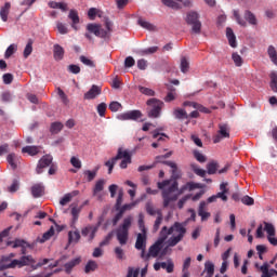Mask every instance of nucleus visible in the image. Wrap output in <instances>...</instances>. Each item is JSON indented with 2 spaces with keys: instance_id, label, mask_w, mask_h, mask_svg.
Masks as SVG:
<instances>
[{
  "instance_id": "4be33fe9",
  "label": "nucleus",
  "mask_w": 277,
  "mask_h": 277,
  "mask_svg": "<svg viewBox=\"0 0 277 277\" xmlns=\"http://www.w3.org/2000/svg\"><path fill=\"white\" fill-rule=\"evenodd\" d=\"M12 4L10 2H5L4 5L0 9V18L3 23H8V16L10 15V10Z\"/></svg>"
},
{
  "instance_id": "774afa93",
  "label": "nucleus",
  "mask_w": 277,
  "mask_h": 277,
  "mask_svg": "<svg viewBox=\"0 0 277 277\" xmlns=\"http://www.w3.org/2000/svg\"><path fill=\"white\" fill-rule=\"evenodd\" d=\"M113 237H114V232L108 233L105 239L102 242H100V247L103 248L104 246H107L111 241Z\"/></svg>"
},
{
  "instance_id": "e433bc0d",
  "label": "nucleus",
  "mask_w": 277,
  "mask_h": 277,
  "mask_svg": "<svg viewBox=\"0 0 277 277\" xmlns=\"http://www.w3.org/2000/svg\"><path fill=\"white\" fill-rule=\"evenodd\" d=\"M163 5L167 8H171V10H182L183 5L179 2H174V0H161Z\"/></svg>"
},
{
  "instance_id": "864d4df0",
  "label": "nucleus",
  "mask_w": 277,
  "mask_h": 277,
  "mask_svg": "<svg viewBox=\"0 0 277 277\" xmlns=\"http://www.w3.org/2000/svg\"><path fill=\"white\" fill-rule=\"evenodd\" d=\"M233 62L235 63V66H242L243 58H241V55H239L237 52L232 54Z\"/></svg>"
},
{
  "instance_id": "dca6fc26",
  "label": "nucleus",
  "mask_w": 277,
  "mask_h": 277,
  "mask_svg": "<svg viewBox=\"0 0 277 277\" xmlns=\"http://www.w3.org/2000/svg\"><path fill=\"white\" fill-rule=\"evenodd\" d=\"M260 272H262L261 277H274L277 274V271L275 268L269 269V263L267 262L260 266Z\"/></svg>"
},
{
  "instance_id": "ddd939ff",
  "label": "nucleus",
  "mask_w": 277,
  "mask_h": 277,
  "mask_svg": "<svg viewBox=\"0 0 277 277\" xmlns=\"http://www.w3.org/2000/svg\"><path fill=\"white\" fill-rule=\"evenodd\" d=\"M102 92L103 90L101 89V87L93 84L91 89L87 93H84V100L93 101V98H96V96H101Z\"/></svg>"
},
{
  "instance_id": "2f4dec72",
  "label": "nucleus",
  "mask_w": 277,
  "mask_h": 277,
  "mask_svg": "<svg viewBox=\"0 0 277 277\" xmlns=\"http://www.w3.org/2000/svg\"><path fill=\"white\" fill-rule=\"evenodd\" d=\"M63 129H64V123L56 121L51 123L50 132L53 135H57V133H60V131H62Z\"/></svg>"
},
{
  "instance_id": "79ce46f5",
  "label": "nucleus",
  "mask_w": 277,
  "mask_h": 277,
  "mask_svg": "<svg viewBox=\"0 0 277 277\" xmlns=\"http://www.w3.org/2000/svg\"><path fill=\"white\" fill-rule=\"evenodd\" d=\"M103 189H105V180H98L94 186L93 196H97Z\"/></svg>"
},
{
  "instance_id": "393cba45",
  "label": "nucleus",
  "mask_w": 277,
  "mask_h": 277,
  "mask_svg": "<svg viewBox=\"0 0 277 277\" xmlns=\"http://www.w3.org/2000/svg\"><path fill=\"white\" fill-rule=\"evenodd\" d=\"M53 235H55V228L54 227H52L48 232H45L42 235V237H37L36 243H44L45 241H49V239H51V237H53Z\"/></svg>"
},
{
  "instance_id": "5fc2aeb1",
  "label": "nucleus",
  "mask_w": 277,
  "mask_h": 277,
  "mask_svg": "<svg viewBox=\"0 0 277 277\" xmlns=\"http://www.w3.org/2000/svg\"><path fill=\"white\" fill-rule=\"evenodd\" d=\"M138 91L141 92V94H145V96H155V91L146 87L140 85Z\"/></svg>"
},
{
  "instance_id": "f257e3e1",
  "label": "nucleus",
  "mask_w": 277,
  "mask_h": 277,
  "mask_svg": "<svg viewBox=\"0 0 277 277\" xmlns=\"http://www.w3.org/2000/svg\"><path fill=\"white\" fill-rule=\"evenodd\" d=\"M172 233H177V236H172L168 239V235H172ZM186 233L187 228H185V223L175 222L170 228H168V226H163L160 232V238L148 249L149 256H153V259H157V256H159L161 247L166 239H168V247L174 248V246H177L183 241Z\"/></svg>"
},
{
  "instance_id": "f8f14e48",
  "label": "nucleus",
  "mask_w": 277,
  "mask_h": 277,
  "mask_svg": "<svg viewBox=\"0 0 277 277\" xmlns=\"http://www.w3.org/2000/svg\"><path fill=\"white\" fill-rule=\"evenodd\" d=\"M118 120H133V121H136V120H140V118H142V111L140 110H130V111H127V113H122V114H119L117 116Z\"/></svg>"
},
{
  "instance_id": "6e6552de",
  "label": "nucleus",
  "mask_w": 277,
  "mask_h": 277,
  "mask_svg": "<svg viewBox=\"0 0 277 277\" xmlns=\"http://www.w3.org/2000/svg\"><path fill=\"white\" fill-rule=\"evenodd\" d=\"M103 224V216L100 217L96 226L88 225L81 229L82 237H88L89 243L94 241V237H96V233H98V227Z\"/></svg>"
},
{
  "instance_id": "338daca9",
  "label": "nucleus",
  "mask_w": 277,
  "mask_h": 277,
  "mask_svg": "<svg viewBox=\"0 0 277 277\" xmlns=\"http://www.w3.org/2000/svg\"><path fill=\"white\" fill-rule=\"evenodd\" d=\"M108 107L110 111H119L122 108V104L120 102H111Z\"/></svg>"
},
{
  "instance_id": "4d7b16f0",
  "label": "nucleus",
  "mask_w": 277,
  "mask_h": 277,
  "mask_svg": "<svg viewBox=\"0 0 277 277\" xmlns=\"http://www.w3.org/2000/svg\"><path fill=\"white\" fill-rule=\"evenodd\" d=\"M242 205H246L247 207H252L254 205V198L246 195L241 198Z\"/></svg>"
},
{
  "instance_id": "f3484780",
  "label": "nucleus",
  "mask_w": 277,
  "mask_h": 277,
  "mask_svg": "<svg viewBox=\"0 0 277 277\" xmlns=\"http://www.w3.org/2000/svg\"><path fill=\"white\" fill-rule=\"evenodd\" d=\"M207 209V201H201L198 208V215L201 217V222H207L211 217V213L205 211Z\"/></svg>"
},
{
  "instance_id": "423d86ee",
  "label": "nucleus",
  "mask_w": 277,
  "mask_h": 277,
  "mask_svg": "<svg viewBox=\"0 0 277 277\" xmlns=\"http://www.w3.org/2000/svg\"><path fill=\"white\" fill-rule=\"evenodd\" d=\"M185 23L192 27L193 34H200L202 31V23L198 12L189 11L186 13Z\"/></svg>"
},
{
  "instance_id": "20e7f679",
  "label": "nucleus",
  "mask_w": 277,
  "mask_h": 277,
  "mask_svg": "<svg viewBox=\"0 0 277 277\" xmlns=\"http://www.w3.org/2000/svg\"><path fill=\"white\" fill-rule=\"evenodd\" d=\"M132 220L131 216L126 217L122 224L115 230V235L120 246H127L129 242V229L131 228Z\"/></svg>"
},
{
  "instance_id": "c756f323",
  "label": "nucleus",
  "mask_w": 277,
  "mask_h": 277,
  "mask_svg": "<svg viewBox=\"0 0 277 277\" xmlns=\"http://www.w3.org/2000/svg\"><path fill=\"white\" fill-rule=\"evenodd\" d=\"M161 268L166 269L167 274L174 272V262L172 259H168L167 262H161Z\"/></svg>"
},
{
  "instance_id": "2eb2a0df",
  "label": "nucleus",
  "mask_w": 277,
  "mask_h": 277,
  "mask_svg": "<svg viewBox=\"0 0 277 277\" xmlns=\"http://www.w3.org/2000/svg\"><path fill=\"white\" fill-rule=\"evenodd\" d=\"M214 274H215V264H213V262L211 261H207L205 263V269L202 271L200 276L213 277Z\"/></svg>"
},
{
  "instance_id": "4468645a",
  "label": "nucleus",
  "mask_w": 277,
  "mask_h": 277,
  "mask_svg": "<svg viewBox=\"0 0 277 277\" xmlns=\"http://www.w3.org/2000/svg\"><path fill=\"white\" fill-rule=\"evenodd\" d=\"M32 198H42L44 196V184L36 183L30 187Z\"/></svg>"
},
{
  "instance_id": "9b49d317",
  "label": "nucleus",
  "mask_w": 277,
  "mask_h": 277,
  "mask_svg": "<svg viewBox=\"0 0 277 277\" xmlns=\"http://www.w3.org/2000/svg\"><path fill=\"white\" fill-rule=\"evenodd\" d=\"M87 31H89V34H94L97 38L108 37L107 30L103 29L98 24H88Z\"/></svg>"
},
{
  "instance_id": "39448f33",
  "label": "nucleus",
  "mask_w": 277,
  "mask_h": 277,
  "mask_svg": "<svg viewBox=\"0 0 277 277\" xmlns=\"http://www.w3.org/2000/svg\"><path fill=\"white\" fill-rule=\"evenodd\" d=\"M45 168H49V174H55L57 172V164L53 163V156L45 155L39 160L36 169L37 174H42Z\"/></svg>"
},
{
  "instance_id": "8fccbe9b",
  "label": "nucleus",
  "mask_w": 277,
  "mask_h": 277,
  "mask_svg": "<svg viewBox=\"0 0 277 277\" xmlns=\"http://www.w3.org/2000/svg\"><path fill=\"white\" fill-rule=\"evenodd\" d=\"M180 68H181V72H188L189 70V61H187V57H182L181 58V65H180Z\"/></svg>"
},
{
  "instance_id": "4c0bfd02",
  "label": "nucleus",
  "mask_w": 277,
  "mask_h": 277,
  "mask_svg": "<svg viewBox=\"0 0 277 277\" xmlns=\"http://www.w3.org/2000/svg\"><path fill=\"white\" fill-rule=\"evenodd\" d=\"M27 240L16 238L14 241H8L6 246H12V248H25Z\"/></svg>"
},
{
  "instance_id": "72a5a7b5",
  "label": "nucleus",
  "mask_w": 277,
  "mask_h": 277,
  "mask_svg": "<svg viewBox=\"0 0 277 277\" xmlns=\"http://www.w3.org/2000/svg\"><path fill=\"white\" fill-rule=\"evenodd\" d=\"M137 24L143 27V29H147L148 31H155V25L140 17L137 19Z\"/></svg>"
},
{
  "instance_id": "aec40b11",
  "label": "nucleus",
  "mask_w": 277,
  "mask_h": 277,
  "mask_svg": "<svg viewBox=\"0 0 277 277\" xmlns=\"http://www.w3.org/2000/svg\"><path fill=\"white\" fill-rule=\"evenodd\" d=\"M146 248V229H143V234H137L135 249L142 250Z\"/></svg>"
},
{
  "instance_id": "473e14b6",
  "label": "nucleus",
  "mask_w": 277,
  "mask_h": 277,
  "mask_svg": "<svg viewBox=\"0 0 277 277\" xmlns=\"http://www.w3.org/2000/svg\"><path fill=\"white\" fill-rule=\"evenodd\" d=\"M245 19L249 22V25H258L256 15L250 10L245 11Z\"/></svg>"
},
{
  "instance_id": "f03ea898",
  "label": "nucleus",
  "mask_w": 277,
  "mask_h": 277,
  "mask_svg": "<svg viewBox=\"0 0 277 277\" xmlns=\"http://www.w3.org/2000/svg\"><path fill=\"white\" fill-rule=\"evenodd\" d=\"M157 186L158 189L162 190L163 208L168 209V207H170V202H175V200H179V196H181L183 192H187V189L189 192L194 189H205L207 184L188 182L182 187V189L179 190V182L164 180L162 182H158Z\"/></svg>"
},
{
  "instance_id": "f704fd0d",
  "label": "nucleus",
  "mask_w": 277,
  "mask_h": 277,
  "mask_svg": "<svg viewBox=\"0 0 277 277\" xmlns=\"http://www.w3.org/2000/svg\"><path fill=\"white\" fill-rule=\"evenodd\" d=\"M264 230L267 233V237H276V227H274V224L264 222Z\"/></svg>"
},
{
  "instance_id": "09e8293b",
  "label": "nucleus",
  "mask_w": 277,
  "mask_h": 277,
  "mask_svg": "<svg viewBox=\"0 0 277 277\" xmlns=\"http://www.w3.org/2000/svg\"><path fill=\"white\" fill-rule=\"evenodd\" d=\"M18 50V45L12 43L5 51L4 53V57L5 60H10V57H12V54Z\"/></svg>"
},
{
  "instance_id": "58836bf2",
  "label": "nucleus",
  "mask_w": 277,
  "mask_h": 277,
  "mask_svg": "<svg viewBox=\"0 0 277 277\" xmlns=\"http://www.w3.org/2000/svg\"><path fill=\"white\" fill-rule=\"evenodd\" d=\"M80 213H81V208H79L77 206H74L71 208V215H72L71 226H75L77 224Z\"/></svg>"
},
{
  "instance_id": "a18cd8bd",
  "label": "nucleus",
  "mask_w": 277,
  "mask_h": 277,
  "mask_svg": "<svg viewBox=\"0 0 277 277\" xmlns=\"http://www.w3.org/2000/svg\"><path fill=\"white\" fill-rule=\"evenodd\" d=\"M34 53V41L29 40L24 49V57L27 60Z\"/></svg>"
},
{
  "instance_id": "bb28decb",
  "label": "nucleus",
  "mask_w": 277,
  "mask_h": 277,
  "mask_svg": "<svg viewBox=\"0 0 277 277\" xmlns=\"http://www.w3.org/2000/svg\"><path fill=\"white\" fill-rule=\"evenodd\" d=\"M81 263V258H75L74 260L65 263V272L66 274H70L72 272V268L77 267Z\"/></svg>"
},
{
  "instance_id": "052dcab7",
  "label": "nucleus",
  "mask_w": 277,
  "mask_h": 277,
  "mask_svg": "<svg viewBox=\"0 0 277 277\" xmlns=\"http://www.w3.org/2000/svg\"><path fill=\"white\" fill-rule=\"evenodd\" d=\"M56 27H57L58 34H62V35L68 34V27H66V24L58 22L56 24Z\"/></svg>"
},
{
  "instance_id": "6ab92c4d",
  "label": "nucleus",
  "mask_w": 277,
  "mask_h": 277,
  "mask_svg": "<svg viewBox=\"0 0 277 277\" xmlns=\"http://www.w3.org/2000/svg\"><path fill=\"white\" fill-rule=\"evenodd\" d=\"M40 146L36 145H28L22 148V154L23 155H29L30 157H36L40 153Z\"/></svg>"
},
{
  "instance_id": "ea45409f",
  "label": "nucleus",
  "mask_w": 277,
  "mask_h": 277,
  "mask_svg": "<svg viewBox=\"0 0 277 277\" xmlns=\"http://www.w3.org/2000/svg\"><path fill=\"white\" fill-rule=\"evenodd\" d=\"M163 222V213L161 210H157V219L154 223V230L157 233L159 230V226H161V223Z\"/></svg>"
},
{
  "instance_id": "13d9d810",
  "label": "nucleus",
  "mask_w": 277,
  "mask_h": 277,
  "mask_svg": "<svg viewBox=\"0 0 277 277\" xmlns=\"http://www.w3.org/2000/svg\"><path fill=\"white\" fill-rule=\"evenodd\" d=\"M70 163L76 170H81V160L75 156L70 158Z\"/></svg>"
},
{
  "instance_id": "5701e85b",
  "label": "nucleus",
  "mask_w": 277,
  "mask_h": 277,
  "mask_svg": "<svg viewBox=\"0 0 277 277\" xmlns=\"http://www.w3.org/2000/svg\"><path fill=\"white\" fill-rule=\"evenodd\" d=\"M64 48L60 44L53 47V57L56 62L64 60Z\"/></svg>"
},
{
  "instance_id": "0e129e2a",
  "label": "nucleus",
  "mask_w": 277,
  "mask_h": 277,
  "mask_svg": "<svg viewBox=\"0 0 277 277\" xmlns=\"http://www.w3.org/2000/svg\"><path fill=\"white\" fill-rule=\"evenodd\" d=\"M145 209H146V213H148V215H151V216L157 215V210H155V207L150 202L146 203Z\"/></svg>"
},
{
  "instance_id": "a19ab883",
  "label": "nucleus",
  "mask_w": 277,
  "mask_h": 277,
  "mask_svg": "<svg viewBox=\"0 0 277 277\" xmlns=\"http://www.w3.org/2000/svg\"><path fill=\"white\" fill-rule=\"evenodd\" d=\"M234 18L236 23L240 25V27H248V22H246V19L241 17V15L239 14V11L234 10Z\"/></svg>"
},
{
  "instance_id": "0eeeda50",
  "label": "nucleus",
  "mask_w": 277,
  "mask_h": 277,
  "mask_svg": "<svg viewBox=\"0 0 277 277\" xmlns=\"http://www.w3.org/2000/svg\"><path fill=\"white\" fill-rule=\"evenodd\" d=\"M147 105L151 107L148 110V118H159L161 116V109H163V102L157 98H150L147 101Z\"/></svg>"
},
{
  "instance_id": "603ef678",
  "label": "nucleus",
  "mask_w": 277,
  "mask_h": 277,
  "mask_svg": "<svg viewBox=\"0 0 277 277\" xmlns=\"http://www.w3.org/2000/svg\"><path fill=\"white\" fill-rule=\"evenodd\" d=\"M80 62L84 64V66H89V68H96V64H94V61L81 55Z\"/></svg>"
},
{
  "instance_id": "6e6d98bb",
  "label": "nucleus",
  "mask_w": 277,
  "mask_h": 277,
  "mask_svg": "<svg viewBox=\"0 0 277 277\" xmlns=\"http://www.w3.org/2000/svg\"><path fill=\"white\" fill-rule=\"evenodd\" d=\"M105 111H107V104L103 102L97 105V114L101 118H105Z\"/></svg>"
},
{
  "instance_id": "680f3d73",
  "label": "nucleus",
  "mask_w": 277,
  "mask_h": 277,
  "mask_svg": "<svg viewBox=\"0 0 277 277\" xmlns=\"http://www.w3.org/2000/svg\"><path fill=\"white\" fill-rule=\"evenodd\" d=\"M164 163L171 168V174H179V167L176 166V162L166 161Z\"/></svg>"
},
{
  "instance_id": "49530a36",
  "label": "nucleus",
  "mask_w": 277,
  "mask_h": 277,
  "mask_svg": "<svg viewBox=\"0 0 277 277\" xmlns=\"http://www.w3.org/2000/svg\"><path fill=\"white\" fill-rule=\"evenodd\" d=\"M122 198H124V190L122 188H120L118 190V197H117L116 205H115L116 211H118V209H120V207H122Z\"/></svg>"
},
{
  "instance_id": "9d476101",
  "label": "nucleus",
  "mask_w": 277,
  "mask_h": 277,
  "mask_svg": "<svg viewBox=\"0 0 277 277\" xmlns=\"http://www.w3.org/2000/svg\"><path fill=\"white\" fill-rule=\"evenodd\" d=\"M36 260L31 255H23L19 260L11 261L9 267H25L27 265H35Z\"/></svg>"
},
{
  "instance_id": "3c124183",
  "label": "nucleus",
  "mask_w": 277,
  "mask_h": 277,
  "mask_svg": "<svg viewBox=\"0 0 277 277\" xmlns=\"http://www.w3.org/2000/svg\"><path fill=\"white\" fill-rule=\"evenodd\" d=\"M193 155H194L195 159L197 161H199V163L207 162V156H205L202 153H200V150H194Z\"/></svg>"
},
{
  "instance_id": "412c9836",
  "label": "nucleus",
  "mask_w": 277,
  "mask_h": 277,
  "mask_svg": "<svg viewBox=\"0 0 277 277\" xmlns=\"http://www.w3.org/2000/svg\"><path fill=\"white\" fill-rule=\"evenodd\" d=\"M226 38L228 40L229 47H232L233 49H237V37L235 36L233 28H226Z\"/></svg>"
},
{
  "instance_id": "a211bd4d",
  "label": "nucleus",
  "mask_w": 277,
  "mask_h": 277,
  "mask_svg": "<svg viewBox=\"0 0 277 277\" xmlns=\"http://www.w3.org/2000/svg\"><path fill=\"white\" fill-rule=\"evenodd\" d=\"M6 161L9 166H11L12 170H16L18 168V163H21V157L12 153L6 156Z\"/></svg>"
},
{
  "instance_id": "7ed1b4c3",
  "label": "nucleus",
  "mask_w": 277,
  "mask_h": 277,
  "mask_svg": "<svg viewBox=\"0 0 277 277\" xmlns=\"http://www.w3.org/2000/svg\"><path fill=\"white\" fill-rule=\"evenodd\" d=\"M120 159L121 162L119 167L121 168V170H127L128 166L131 163V153H129V150L127 149H123L122 147H119L117 155L105 162V167L108 168V174H111V172H114V166H116V163L120 161Z\"/></svg>"
},
{
  "instance_id": "cd10ccee",
  "label": "nucleus",
  "mask_w": 277,
  "mask_h": 277,
  "mask_svg": "<svg viewBox=\"0 0 277 277\" xmlns=\"http://www.w3.org/2000/svg\"><path fill=\"white\" fill-rule=\"evenodd\" d=\"M68 18L71 21L72 29H77V25H79V12H77V10H70Z\"/></svg>"
},
{
  "instance_id": "c9c22d12",
  "label": "nucleus",
  "mask_w": 277,
  "mask_h": 277,
  "mask_svg": "<svg viewBox=\"0 0 277 277\" xmlns=\"http://www.w3.org/2000/svg\"><path fill=\"white\" fill-rule=\"evenodd\" d=\"M268 57L277 66V51L274 45H269L267 49Z\"/></svg>"
},
{
  "instance_id": "7c9ffc66",
  "label": "nucleus",
  "mask_w": 277,
  "mask_h": 277,
  "mask_svg": "<svg viewBox=\"0 0 277 277\" xmlns=\"http://www.w3.org/2000/svg\"><path fill=\"white\" fill-rule=\"evenodd\" d=\"M98 269V264L94 260H90L84 266V274H90V272H96Z\"/></svg>"
},
{
  "instance_id": "b1692460",
  "label": "nucleus",
  "mask_w": 277,
  "mask_h": 277,
  "mask_svg": "<svg viewBox=\"0 0 277 277\" xmlns=\"http://www.w3.org/2000/svg\"><path fill=\"white\" fill-rule=\"evenodd\" d=\"M81 240V234L79 233L78 229L76 230H70L68 232V246H70V243H79V241Z\"/></svg>"
},
{
  "instance_id": "bf43d9fd",
  "label": "nucleus",
  "mask_w": 277,
  "mask_h": 277,
  "mask_svg": "<svg viewBox=\"0 0 277 277\" xmlns=\"http://www.w3.org/2000/svg\"><path fill=\"white\" fill-rule=\"evenodd\" d=\"M2 81L5 85H10L14 81V76L12 74H4L2 76Z\"/></svg>"
},
{
  "instance_id": "69168bd1",
  "label": "nucleus",
  "mask_w": 277,
  "mask_h": 277,
  "mask_svg": "<svg viewBox=\"0 0 277 277\" xmlns=\"http://www.w3.org/2000/svg\"><path fill=\"white\" fill-rule=\"evenodd\" d=\"M190 168L195 174H207V171L203 169H200V167L196 163L190 164Z\"/></svg>"
},
{
  "instance_id": "1a4fd4ad",
  "label": "nucleus",
  "mask_w": 277,
  "mask_h": 277,
  "mask_svg": "<svg viewBox=\"0 0 277 277\" xmlns=\"http://www.w3.org/2000/svg\"><path fill=\"white\" fill-rule=\"evenodd\" d=\"M226 137H230V130L228 129V124L220 123L217 134L213 137V143L220 144V142Z\"/></svg>"
},
{
  "instance_id": "c85d7f7f",
  "label": "nucleus",
  "mask_w": 277,
  "mask_h": 277,
  "mask_svg": "<svg viewBox=\"0 0 277 277\" xmlns=\"http://www.w3.org/2000/svg\"><path fill=\"white\" fill-rule=\"evenodd\" d=\"M208 174H216L220 170V163L217 160H212L207 164Z\"/></svg>"
},
{
  "instance_id": "a878e982",
  "label": "nucleus",
  "mask_w": 277,
  "mask_h": 277,
  "mask_svg": "<svg viewBox=\"0 0 277 277\" xmlns=\"http://www.w3.org/2000/svg\"><path fill=\"white\" fill-rule=\"evenodd\" d=\"M173 116L176 118V120H188L189 115L187 114L186 109L183 108H175L173 110Z\"/></svg>"
},
{
  "instance_id": "e2e57ef3",
  "label": "nucleus",
  "mask_w": 277,
  "mask_h": 277,
  "mask_svg": "<svg viewBox=\"0 0 277 277\" xmlns=\"http://www.w3.org/2000/svg\"><path fill=\"white\" fill-rule=\"evenodd\" d=\"M135 66V58L133 56H128L124 60V67L126 68H133Z\"/></svg>"
},
{
  "instance_id": "de8ad7c7",
  "label": "nucleus",
  "mask_w": 277,
  "mask_h": 277,
  "mask_svg": "<svg viewBox=\"0 0 277 277\" xmlns=\"http://www.w3.org/2000/svg\"><path fill=\"white\" fill-rule=\"evenodd\" d=\"M18 189H21V182H18V180H13L11 186L8 187V192H10V194H16Z\"/></svg>"
},
{
  "instance_id": "c03bdc74",
  "label": "nucleus",
  "mask_w": 277,
  "mask_h": 277,
  "mask_svg": "<svg viewBox=\"0 0 277 277\" xmlns=\"http://www.w3.org/2000/svg\"><path fill=\"white\" fill-rule=\"evenodd\" d=\"M157 51H159V47H151L144 50H140L138 55H153L154 53H157Z\"/></svg>"
},
{
  "instance_id": "37998d69",
  "label": "nucleus",
  "mask_w": 277,
  "mask_h": 277,
  "mask_svg": "<svg viewBox=\"0 0 277 277\" xmlns=\"http://www.w3.org/2000/svg\"><path fill=\"white\" fill-rule=\"evenodd\" d=\"M269 77H271V83H269L271 90L277 93V74L273 71L271 72Z\"/></svg>"
}]
</instances>
